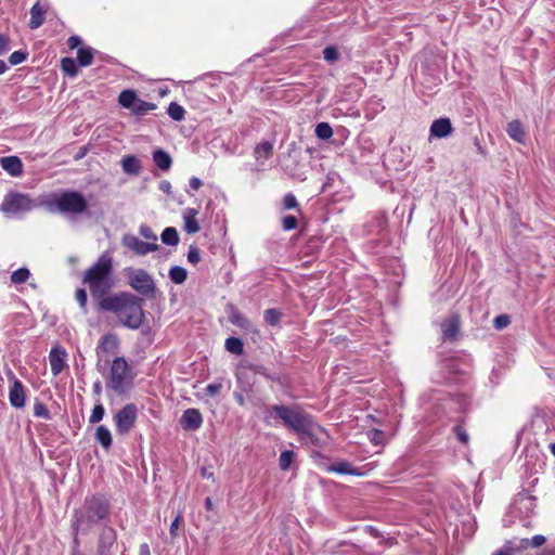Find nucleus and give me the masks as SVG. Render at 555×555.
I'll return each instance as SVG.
<instances>
[{"instance_id": "nucleus-1", "label": "nucleus", "mask_w": 555, "mask_h": 555, "mask_svg": "<svg viewBox=\"0 0 555 555\" xmlns=\"http://www.w3.org/2000/svg\"><path fill=\"white\" fill-rule=\"evenodd\" d=\"M142 305V298L121 292L102 300L100 310L114 312L124 326L138 330L145 317Z\"/></svg>"}, {"instance_id": "nucleus-2", "label": "nucleus", "mask_w": 555, "mask_h": 555, "mask_svg": "<svg viewBox=\"0 0 555 555\" xmlns=\"http://www.w3.org/2000/svg\"><path fill=\"white\" fill-rule=\"evenodd\" d=\"M111 503L102 494L87 495L81 506L74 511L72 528L77 534L89 533L98 524L105 521L111 514Z\"/></svg>"}, {"instance_id": "nucleus-3", "label": "nucleus", "mask_w": 555, "mask_h": 555, "mask_svg": "<svg viewBox=\"0 0 555 555\" xmlns=\"http://www.w3.org/2000/svg\"><path fill=\"white\" fill-rule=\"evenodd\" d=\"M273 418L281 420L286 427L302 438H312L318 427L312 417L299 405L276 404L266 408L264 422L271 423Z\"/></svg>"}, {"instance_id": "nucleus-4", "label": "nucleus", "mask_w": 555, "mask_h": 555, "mask_svg": "<svg viewBox=\"0 0 555 555\" xmlns=\"http://www.w3.org/2000/svg\"><path fill=\"white\" fill-rule=\"evenodd\" d=\"M112 272L113 259L107 253H104L83 274L82 281L89 286L91 296L98 301L99 309H101L102 300L107 299V294L114 286Z\"/></svg>"}, {"instance_id": "nucleus-5", "label": "nucleus", "mask_w": 555, "mask_h": 555, "mask_svg": "<svg viewBox=\"0 0 555 555\" xmlns=\"http://www.w3.org/2000/svg\"><path fill=\"white\" fill-rule=\"evenodd\" d=\"M49 211H59L63 215L88 214V201L78 191H64L60 194H52L46 202Z\"/></svg>"}, {"instance_id": "nucleus-6", "label": "nucleus", "mask_w": 555, "mask_h": 555, "mask_svg": "<svg viewBox=\"0 0 555 555\" xmlns=\"http://www.w3.org/2000/svg\"><path fill=\"white\" fill-rule=\"evenodd\" d=\"M132 383L130 366L124 357L113 360L111 366V379L107 386L117 393H124Z\"/></svg>"}, {"instance_id": "nucleus-7", "label": "nucleus", "mask_w": 555, "mask_h": 555, "mask_svg": "<svg viewBox=\"0 0 555 555\" xmlns=\"http://www.w3.org/2000/svg\"><path fill=\"white\" fill-rule=\"evenodd\" d=\"M34 207V201L27 194L9 192L4 195L0 204V211L7 216H13L29 211Z\"/></svg>"}, {"instance_id": "nucleus-8", "label": "nucleus", "mask_w": 555, "mask_h": 555, "mask_svg": "<svg viewBox=\"0 0 555 555\" xmlns=\"http://www.w3.org/2000/svg\"><path fill=\"white\" fill-rule=\"evenodd\" d=\"M129 285L139 294L153 297L155 283L153 278L144 269L128 268L125 270Z\"/></svg>"}, {"instance_id": "nucleus-9", "label": "nucleus", "mask_w": 555, "mask_h": 555, "mask_svg": "<svg viewBox=\"0 0 555 555\" xmlns=\"http://www.w3.org/2000/svg\"><path fill=\"white\" fill-rule=\"evenodd\" d=\"M117 546V531L108 525L103 526L98 534L95 555H112Z\"/></svg>"}, {"instance_id": "nucleus-10", "label": "nucleus", "mask_w": 555, "mask_h": 555, "mask_svg": "<svg viewBox=\"0 0 555 555\" xmlns=\"http://www.w3.org/2000/svg\"><path fill=\"white\" fill-rule=\"evenodd\" d=\"M137 416H138L137 405L133 403L126 404L114 416L117 431L120 435L128 434L130 431V429L134 426Z\"/></svg>"}, {"instance_id": "nucleus-11", "label": "nucleus", "mask_w": 555, "mask_h": 555, "mask_svg": "<svg viewBox=\"0 0 555 555\" xmlns=\"http://www.w3.org/2000/svg\"><path fill=\"white\" fill-rule=\"evenodd\" d=\"M119 347V339L115 334H105L101 337L99 345L96 347V357L98 363L96 369L100 372L104 371V365L101 364V361L105 363L108 360V357L117 351Z\"/></svg>"}, {"instance_id": "nucleus-12", "label": "nucleus", "mask_w": 555, "mask_h": 555, "mask_svg": "<svg viewBox=\"0 0 555 555\" xmlns=\"http://www.w3.org/2000/svg\"><path fill=\"white\" fill-rule=\"evenodd\" d=\"M442 340L456 341L460 335L461 317L456 312L449 314L440 324Z\"/></svg>"}, {"instance_id": "nucleus-13", "label": "nucleus", "mask_w": 555, "mask_h": 555, "mask_svg": "<svg viewBox=\"0 0 555 555\" xmlns=\"http://www.w3.org/2000/svg\"><path fill=\"white\" fill-rule=\"evenodd\" d=\"M122 245L139 256H144L158 249L156 243L143 242L133 234H125L121 238Z\"/></svg>"}, {"instance_id": "nucleus-14", "label": "nucleus", "mask_w": 555, "mask_h": 555, "mask_svg": "<svg viewBox=\"0 0 555 555\" xmlns=\"http://www.w3.org/2000/svg\"><path fill=\"white\" fill-rule=\"evenodd\" d=\"M12 385L9 391V401L12 406L22 409L26 402V389L21 380L11 373Z\"/></svg>"}, {"instance_id": "nucleus-15", "label": "nucleus", "mask_w": 555, "mask_h": 555, "mask_svg": "<svg viewBox=\"0 0 555 555\" xmlns=\"http://www.w3.org/2000/svg\"><path fill=\"white\" fill-rule=\"evenodd\" d=\"M180 424L185 430H197L203 424V417L198 410L188 409L183 412Z\"/></svg>"}, {"instance_id": "nucleus-16", "label": "nucleus", "mask_w": 555, "mask_h": 555, "mask_svg": "<svg viewBox=\"0 0 555 555\" xmlns=\"http://www.w3.org/2000/svg\"><path fill=\"white\" fill-rule=\"evenodd\" d=\"M229 321L241 327L242 330L246 332H255V326L253 322L245 317L243 313H241L234 306H229L227 309Z\"/></svg>"}, {"instance_id": "nucleus-17", "label": "nucleus", "mask_w": 555, "mask_h": 555, "mask_svg": "<svg viewBox=\"0 0 555 555\" xmlns=\"http://www.w3.org/2000/svg\"><path fill=\"white\" fill-rule=\"evenodd\" d=\"M452 131L453 127L449 118H439L434 120L429 129L430 137L438 139L449 137Z\"/></svg>"}, {"instance_id": "nucleus-18", "label": "nucleus", "mask_w": 555, "mask_h": 555, "mask_svg": "<svg viewBox=\"0 0 555 555\" xmlns=\"http://www.w3.org/2000/svg\"><path fill=\"white\" fill-rule=\"evenodd\" d=\"M0 165L12 177H20L23 173V163L17 156H5L0 158Z\"/></svg>"}, {"instance_id": "nucleus-19", "label": "nucleus", "mask_w": 555, "mask_h": 555, "mask_svg": "<svg viewBox=\"0 0 555 555\" xmlns=\"http://www.w3.org/2000/svg\"><path fill=\"white\" fill-rule=\"evenodd\" d=\"M66 352L61 348H53L49 354V362L53 375H59L65 367Z\"/></svg>"}, {"instance_id": "nucleus-20", "label": "nucleus", "mask_w": 555, "mask_h": 555, "mask_svg": "<svg viewBox=\"0 0 555 555\" xmlns=\"http://www.w3.org/2000/svg\"><path fill=\"white\" fill-rule=\"evenodd\" d=\"M198 211L195 208H186L183 211L184 231L189 234H195L199 231V224L196 220Z\"/></svg>"}, {"instance_id": "nucleus-21", "label": "nucleus", "mask_w": 555, "mask_h": 555, "mask_svg": "<svg viewBox=\"0 0 555 555\" xmlns=\"http://www.w3.org/2000/svg\"><path fill=\"white\" fill-rule=\"evenodd\" d=\"M506 132L511 139L518 143H522L526 138V133L522 124L518 120H512L506 126Z\"/></svg>"}, {"instance_id": "nucleus-22", "label": "nucleus", "mask_w": 555, "mask_h": 555, "mask_svg": "<svg viewBox=\"0 0 555 555\" xmlns=\"http://www.w3.org/2000/svg\"><path fill=\"white\" fill-rule=\"evenodd\" d=\"M121 168L127 175L137 176L140 173V160L133 155H126L121 159Z\"/></svg>"}, {"instance_id": "nucleus-23", "label": "nucleus", "mask_w": 555, "mask_h": 555, "mask_svg": "<svg viewBox=\"0 0 555 555\" xmlns=\"http://www.w3.org/2000/svg\"><path fill=\"white\" fill-rule=\"evenodd\" d=\"M46 10L37 2L30 9L29 27L31 29L39 28L44 22Z\"/></svg>"}, {"instance_id": "nucleus-24", "label": "nucleus", "mask_w": 555, "mask_h": 555, "mask_svg": "<svg viewBox=\"0 0 555 555\" xmlns=\"http://www.w3.org/2000/svg\"><path fill=\"white\" fill-rule=\"evenodd\" d=\"M330 472L341 475H360L361 473L347 461H338L328 467Z\"/></svg>"}, {"instance_id": "nucleus-25", "label": "nucleus", "mask_w": 555, "mask_h": 555, "mask_svg": "<svg viewBox=\"0 0 555 555\" xmlns=\"http://www.w3.org/2000/svg\"><path fill=\"white\" fill-rule=\"evenodd\" d=\"M153 160L156 166L164 171L169 170L172 165L171 156L160 149L153 153Z\"/></svg>"}, {"instance_id": "nucleus-26", "label": "nucleus", "mask_w": 555, "mask_h": 555, "mask_svg": "<svg viewBox=\"0 0 555 555\" xmlns=\"http://www.w3.org/2000/svg\"><path fill=\"white\" fill-rule=\"evenodd\" d=\"M95 440L106 450L112 447L113 439L109 429L103 425L95 430Z\"/></svg>"}, {"instance_id": "nucleus-27", "label": "nucleus", "mask_w": 555, "mask_h": 555, "mask_svg": "<svg viewBox=\"0 0 555 555\" xmlns=\"http://www.w3.org/2000/svg\"><path fill=\"white\" fill-rule=\"evenodd\" d=\"M137 100L138 96L133 90H124L118 96L119 104L128 109L134 106Z\"/></svg>"}, {"instance_id": "nucleus-28", "label": "nucleus", "mask_w": 555, "mask_h": 555, "mask_svg": "<svg viewBox=\"0 0 555 555\" xmlns=\"http://www.w3.org/2000/svg\"><path fill=\"white\" fill-rule=\"evenodd\" d=\"M156 108V104L151 102H145L138 98L134 106L130 109L132 114L137 116L146 115L150 111H154Z\"/></svg>"}, {"instance_id": "nucleus-29", "label": "nucleus", "mask_w": 555, "mask_h": 555, "mask_svg": "<svg viewBox=\"0 0 555 555\" xmlns=\"http://www.w3.org/2000/svg\"><path fill=\"white\" fill-rule=\"evenodd\" d=\"M93 52L92 48H80L77 52V60L80 66H90L93 62Z\"/></svg>"}, {"instance_id": "nucleus-30", "label": "nucleus", "mask_w": 555, "mask_h": 555, "mask_svg": "<svg viewBox=\"0 0 555 555\" xmlns=\"http://www.w3.org/2000/svg\"><path fill=\"white\" fill-rule=\"evenodd\" d=\"M162 241L166 245L176 246L179 243V234L176 228L168 227L162 233Z\"/></svg>"}, {"instance_id": "nucleus-31", "label": "nucleus", "mask_w": 555, "mask_h": 555, "mask_svg": "<svg viewBox=\"0 0 555 555\" xmlns=\"http://www.w3.org/2000/svg\"><path fill=\"white\" fill-rule=\"evenodd\" d=\"M225 349L236 356H240L244 351L243 341L236 337H229L224 344Z\"/></svg>"}, {"instance_id": "nucleus-32", "label": "nucleus", "mask_w": 555, "mask_h": 555, "mask_svg": "<svg viewBox=\"0 0 555 555\" xmlns=\"http://www.w3.org/2000/svg\"><path fill=\"white\" fill-rule=\"evenodd\" d=\"M169 278L175 284H182L188 279V272L184 268L175 266L169 270Z\"/></svg>"}, {"instance_id": "nucleus-33", "label": "nucleus", "mask_w": 555, "mask_h": 555, "mask_svg": "<svg viewBox=\"0 0 555 555\" xmlns=\"http://www.w3.org/2000/svg\"><path fill=\"white\" fill-rule=\"evenodd\" d=\"M61 69L66 76H69V77H76L78 74V68H77L76 62L72 57L62 59Z\"/></svg>"}, {"instance_id": "nucleus-34", "label": "nucleus", "mask_w": 555, "mask_h": 555, "mask_svg": "<svg viewBox=\"0 0 555 555\" xmlns=\"http://www.w3.org/2000/svg\"><path fill=\"white\" fill-rule=\"evenodd\" d=\"M295 452L292 451V450H286V451H283L281 454H280V459H279V466L282 470H287L291 468V465L292 463L294 462L295 460Z\"/></svg>"}, {"instance_id": "nucleus-35", "label": "nucleus", "mask_w": 555, "mask_h": 555, "mask_svg": "<svg viewBox=\"0 0 555 555\" xmlns=\"http://www.w3.org/2000/svg\"><path fill=\"white\" fill-rule=\"evenodd\" d=\"M168 115L176 121L184 119L185 109L176 102H171L168 106Z\"/></svg>"}, {"instance_id": "nucleus-36", "label": "nucleus", "mask_w": 555, "mask_h": 555, "mask_svg": "<svg viewBox=\"0 0 555 555\" xmlns=\"http://www.w3.org/2000/svg\"><path fill=\"white\" fill-rule=\"evenodd\" d=\"M273 154V145L272 143L264 141L258 144L255 149L256 157H264L269 158Z\"/></svg>"}, {"instance_id": "nucleus-37", "label": "nucleus", "mask_w": 555, "mask_h": 555, "mask_svg": "<svg viewBox=\"0 0 555 555\" xmlns=\"http://www.w3.org/2000/svg\"><path fill=\"white\" fill-rule=\"evenodd\" d=\"M315 135L321 140H327L333 135V129L327 122H320L315 127Z\"/></svg>"}, {"instance_id": "nucleus-38", "label": "nucleus", "mask_w": 555, "mask_h": 555, "mask_svg": "<svg viewBox=\"0 0 555 555\" xmlns=\"http://www.w3.org/2000/svg\"><path fill=\"white\" fill-rule=\"evenodd\" d=\"M30 276V271L27 268H20L11 274V282L13 284L25 283Z\"/></svg>"}, {"instance_id": "nucleus-39", "label": "nucleus", "mask_w": 555, "mask_h": 555, "mask_svg": "<svg viewBox=\"0 0 555 555\" xmlns=\"http://www.w3.org/2000/svg\"><path fill=\"white\" fill-rule=\"evenodd\" d=\"M34 415L36 417L43 418L46 421L51 420V413L48 408L40 401H36L34 404Z\"/></svg>"}, {"instance_id": "nucleus-40", "label": "nucleus", "mask_w": 555, "mask_h": 555, "mask_svg": "<svg viewBox=\"0 0 555 555\" xmlns=\"http://www.w3.org/2000/svg\"><path fill=\"white\" fill-rule=\"evenodd\" d=\"M281 317H282V313L276 309H267L264 311V321L269 325L274 326V325L279 324Z\"/></svg>"}, {"instance_id": "nucleus-41", "label": "nucleus", "mask_w": 555, "mask_h": 555, "mask_svg": "<svg viewBox=\"0 0 555 555\" xmlns=\"http://www.w3.org/2000/svg\"><path fill=\"white\" fill-rule=\"evenodd\" d=\"M367 437L370 441L375 446L385 443V434L380 429H371L370 431H367Z\"/></svg>"}, {"instance_id": "nucleus-42", "label": "nucleus", "mask_w": 555, "mask_h": 555, "mask_svg": "<svg viewBox=\"0 0 555 555\" xmlns=\"http://www.w3.org/2000/svg\"><path fill=\"white\" fill-rule=\"evenodd\" d=\"M323 56L326 62L334 63L338 61L340 53L336 47L330 46L323 50Z\"/></svg>"}, {"instance_id": "nucleus-43", "label": "nucleus", "mask_w": 555, "mask_h": 555, "mask_svg": "<svg viewBox=\"0 0 555 555\" xmlns=\"http://www.w3.org/2000/svg\"><path fill=\"white\" fill-rule=\"evenodd\" d=\"M104 414H105V409L101 403H99L93 408L92 413L89 418V422L91 424H96L102 421Z\"/></svg>"}, {"instance_id": "nucleus-44", "label": "nucleus", "mask_w": 555, "mask_h": 555, "mask_svg": "<svg viewBox=\"0 0 555 555\" xmlns=\"http://www.w3.org/2000/svg\"><path fill=\"white\" fill-rule=\"evenodd\" d=\"M298 220L295 216L288 215L282 218V228L284 231H291L296 229Z\"/></svg>"}, {"instance_id": "nucleus-45", "label": "nucleus", "mask_w": 555, "mask_h": 555, "mask_svg": "<svg viewBox=\"0 0 555 555\" xmlns=\"http://www.w3.org/2000/svg\"><path fill=\"white\" fill-rule=\"evenodd\" d=\"M511 324V318L507 314H500L493 320V325L496 330H503Z\"/></svg>"}, {"instance_id": "nucleus-46", "label": "nucleus", "mask_w": 555, "mask_h": 555, "mask_svg": "<svg viewBox=\"0 0 555 555\" xmlns=\"http://www.w3.org/2000/svg\"><path fill=\"white\" fill-rule=\"evenodd\" d=\"M140 234L147 241H151L150 243H156L157 241V236L156 234L153 232V230L146 225V224H142L140 227Z\"/></svg>"}, {"instance_id": "nucleus-47", "label": "nucleus", "mask_w": 555, "mask_h": 555, "mask_svg": "<svg viewBox=\"0 0 555 555\" xmlns=\"http://www.w3.org/2000/svg\"><path fill=\"white\" fill-rule=\"evenodd\" d=\"M283 206L285 209L298 208V202L294 194L287 193L283 198Z\"/></svg>"}, {"instance_id": "nucleus-48", "label": "nucleus", "mask_w": 555, "mask_h": 555, "mask_svg": "<svg viewBox=\"0 0 555 555\" xmlns=\"http://www.w3.org/2000/svg\"><path fill=\"white\" fill-rule=\"evenodd\" d=\"M27 57V53L26 52H23V51H15L13 52L10 57H9V62L12 64V65H17V64H21L23 63Z\"/></svg>"}, {"instance_id": "nucleus-49", "label": "nucleus", "mask_w": 555, "mask_h": 555, "mask_svg": "<svg viewBox=\"0 0 555 555\" xmlns=\"http://www.w3.org/2000/svg\"><path fill=\"white\" fill-rule=\"evenodd\" d=\"M76 300L78 301L80 308L86 311L87 309V292L83 288H79L76 292Z\"/></svg>"}, {"instance_id": "nucleus-50", "label": "nucleus", "mask_w": 555, "mask_h": 555, "mask_svg": "<svg viewBox=\"0 0 555 555\" xmlns=\"http://www.w3.org/2000/svg\"><path fill=\"white\" fill-rule=\"evenodd\" d=\"M188 260L192 264H197L201 260L199 251L197 247L190 246L189 253H188Z\"/></svg>"}, {"instance_id": "nucleus-51", "label": "nucleus", "mask_w": 555, "mask_h": 555, "mask_svg": "<svg viewBox=\"0 0 555 555\" xmlns=\"http://www.w3.org/2000/svg\"><path fill=\"white\" fill-rule=\"evenodd\" d=\"M222 387H223V385L221 382H216V383L207 385L205 390H206L207 395L214 397V396H217L221 391Z\"/></svg>"}, {"instance_id": "nucleus-52", "label": "nucleus", "mask_w": 555, "mask_h": 555, "mask_svg": "<svg viewBox=\"0 0 555 555\" xmlns=\"http://www.w3.org/2000/svg\"><path fill=\"white\" fill-rule=\"evenodd\" d=\"M454 431H455V434H456L457 439H459L462 443L466 444V443L468 442V435H467V433L465 431V429H464L462 426L456 425V426L454 427Z\"/></svg>"}, {"instance_id": "nucleus-53", "label": "nucleus", "mask_w": 555, "mask_h": 555, "mask_svg": "<svg viewBox=\"0 0 555 555\" xmlns=\"http://www.w3.org/2000/svg\"><path fill=\"white\" fill-rule=\"evenodd\" d=\"M181 524H182V515L180 513H178V515L176 516V518L173 519V521L171 522V526H170V534L172 537L177 535V532H178Z\"/></svg>"}, {"instance_id": "nucleus-54", "label": "nucleus", "mask_w": 555, "mask_h": 555, "mask_svg": "<svg viewBox=\"0 0 555 555\" xmlns=\"http://www.w3.org/2000/svg\"><path fill=\"white\" fill-rule=\"evenodd\" d=\"M10 51L9 39L0 34V55L5 54Z\"/></svg>"}, {"instance_id": "nucleus-55", "label": "nucleus", "mask_w": 555, "mask_h": 555, "mask_svg": "<svg viewBox=\"0 0 555 555\" xmlns=\"http://www.w3.org/2000/svg\"><path fill=\"white\" fill-rule=\"evenodd\" d=\"M546 539L542 534H537L531 539V546L539 547L545 543Z\"/></svg>"}, {"instance_id": "nucleus-56", "label": "nucleus", "mask_w": 555, "mask_h": 555, "mask_svg": "<svg viewBox=\"0 0 555 555\" xmlns=\"http://www.w3.org/2000/svg\"><path fill=\"white\" fill-rule=\"evenodd\" d=\"M81 43V38L78 36H72L67 40L69 49H76Z\"/></svg>"}, {"instance_id": "nucleus-57", "label": "nucleus", "mask_w": 555, "mask_h": 555, "mask_svg": "<svg viewBox=\"0 0 555 555\" xmlns=\"http://www.w3.org/2000/svg\"><path fill=\"white\" fill-rule=\"evenodd\" d=\"M492 555H514V551L511 547L505 546L504 548L495 551Z\"/></svg>"}, {"instance_id": "nucleus-58", "label": "nucleus", "mask_w": 555, "mask_h": 555, "mask_svg": "<svg viewBox=\"0 0 555 555\" xmlns=\"http://www.w3.org/2000/svg\"><path fill=\"white\" fill-rule=\"evenodd\" d=\"M202 184H203L202 181L196 177H193L190 179V186L193 190H198L202 186Z\"/></svg>"}, {"instance_id": "nucleus-59", "label": "nucleus", "mask_w": 555, "mask_h": 555, "mask_svg": "<svg viewBox=\"0 0 555 555\" xmlns=\"http://www.w3.org/2000/svg\"><path fill=\"white\" fill-rule=\"evenodd\" d=\"M139 555H151L150 546L147 543H143L140 545Z\"/></svg>"}, {"instance_id": "nucleus-60", "label": "nucleus", "mask_w": 555, "mask_h": 555, "mask_svg": "<svg viewBox=\"0 0 555 555\" xmlns=\"http://www.w3.org/2000/svg\"><path fill=\"white\" fill-rule=\"evenodd\" d=\"M234 399L237 402L238 405L244 406L245 405V398L242 393L235 392Z\"/></svg>"}, {"instance_id": "nucleus-61", "label": "nucleus", "mask_w": 555, "mask_h": 555, "mask_svg": "<svg viewBox=\"0 0 555 555\" xmlns=\"http://www.w3.org/2000/svg\"><path fill=\"white\" fill-rule=\"evenodd\" d=\"M170 183L168 181H162L160 184H159V189L165 192V193H169L170 192Z\"/></svg>"}, {"instance_id": "nucleus-62", "label": "nucleus", "mask_w": 555, "mask_h": 555, "mask_svg": "<svg viewBox=\"0 0 555 555\" xmlns=\"http://www.w3.org/2000/svg\"><path fill=\"white\" fill-rule=\"evenodd\" d=\"M205 507H206L207 511H212L214 504H212L211 498L207 496L205 499Z\"/></svg>"}, {"instance_id": "nucleus-63", "label": "nucleus", "mask_w": 555, "mask_h": 555, "mask_svg": "<svg viewBox=\"0 0 555 555\" xmlns=\"http://www.w3.org/2000/svg\"><path fill=\"white\" fill-rule=\"evenodd\" d=\"M540 555H555V547L543 550Z\"/></svg>"}, {"instance_id": "nucleus-64", "label": "nucleus", "mask_w": 555, "mask_h": 555, "mask_svg": "<svg viewBox=\"0 0 555 555\" xmlns=\"http://www.w3.org/2000/svg\"><path fill=\"white\" fill-rule=\"evenodd\" d=\"M8 69V66L4 61L0 60V75H2Z\"/></svg>"}]
</instances>
